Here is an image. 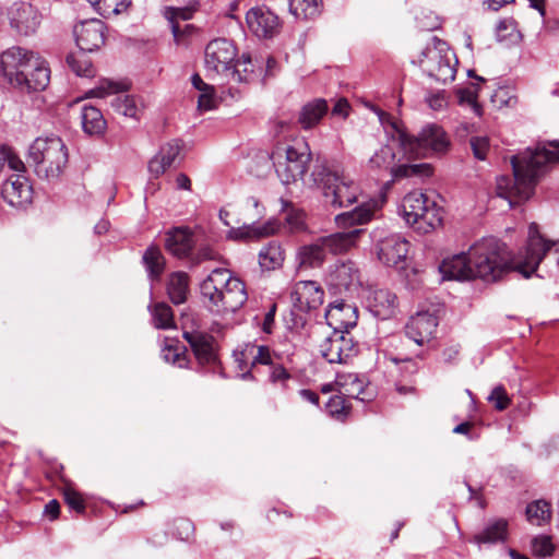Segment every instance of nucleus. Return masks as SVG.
Instances as JSON below:
<instances>
[{"instance_id":"f257e3e1","label":"nucleus","mask_w":559,"mask_h":559,"mask_svg":"<svg viewBox=\"0 0 559 559\" xmlns=\"http://www.w3.org/2000/svg\"><path fill=\"white\" fill-rule=\"evenodd\" d=\"M520 255L511 259L504 242L495 237H484L472 245L468 251L445 259L440 271L448 278L471 281L481 278L486 282L498 281L506 272L516 269Z\"/></svg>"},{"instance_id":"f03ea898","label":"nucleus","mask_w":559,"mask_h":559,"mask_svg":"<svg viewBox=\"0 0 559 559\" xmlns=\"http://www.w3.org/2000/svg\"><path fill=\"white\" fill-rule=\"evenodd\" d=\"M559 162V141H545L535 147L511 157L513 180L501 178L498 181V194L509 201L511 207L527 201L535 186L546 174L548 165Z\"/></svg>"},{"instance_id":"7ed1b4c3","label":"nucleus","mask_w":559,"mask_h":559,"mask_svg":"<svg viewBox=\"0 0 559 559\" xmlns=\"http://www.w3.org/2000/svg\"><path fill=\"white\" fill-rule=\"evenodd\" d=\"M0 71L8 83L22 94L43 92L50 82L46 61L22 47H11L1 53Z\"/></svg>"},{"instance_id":"20e7f679","label":"nucleus","mask_w":559,"mask_h":559,"mask_svg":"<svg viewBox=\"0 0 559 559\" xmlns=\"http://www.w3.org/2000/svg\"><path fill=\"white\" fill-rule=\"evenodd\" d=\"M203 302L216 313L236 312L248 300L245 283L227 269H215L200 284Z\"/></svg>"},{"instance_id":"39448f33","label":"nucleus","mask_w":559,"mask_h":559,"mask_svg":"<svg viewBox=\"0 0 559 559\" xmlns=\"http://www.w3.org/2000/svg\"><path fill=\"white\" fill-rule=\"evenodd\" d=\"M310 178L325 202L334 207L348 206L358 200V186L338 170L331 168L326 160H317Z\"/></svg>"},{"instance_id":"423d86ee","label":"nucleus","mask_w":559,"mask_h":559,"mask_svg":"<svg viewBox=\"0 0 559 559\" xmlns=\"http://www.w3.org/2000/svg\"><path fill=\"white\" fill-rule=\"evenodd\" d=\"M68 158L66 144L56 135L37 138L28 150V159L36 174L49 180L59 178L67 167Z\"/></svg>"},{"instance_id":"0eeeda50","label":"nucleus","mask_w":559,"mask_h":559,"mask_svg":"<svg viewBox=\"0 0 559 559\" xmlns=\"http://www.w3.org/2000/svg\"><path fill=\"white\" fill-rule=\"evenodd\" d=\"M401 212L405 222L423 234L431 231L442 223V209L421 192L407 193L402 201Z\"/></svg>"},{"instance_id":"6e6552de","label":"nucleus","mask_w":559,"mask_h":559,"mask_svg":"<svg viewBox=\"0 0 559 559\" xmlns=\"http://www.w3.org/2000/svg\"><path fill=\"white\" fill-rule=\"evenodd\" d=\"M277 176L282 183L290 185L306 175L311 160V151L304 140L294 144L277 147L272 153Z\"/></svg>"},{"instance_id":"1a4fd4ad","label":"nucleus","mask_w":559,"mask_h":559,"mask_svg":"<svg viewBox=\"0 0 559 559\" xmlns=\"http://www.w3.org/2000/svg\"><path fill=\"white\" fill-rule=\"evenodd\" d=\"M400 141L402 151L411 157H428L444 153L450 145L447 133L437 124L424 127L417 136L401 133Z\"/></svg>"},{"instance_id":"9d476101","label":"nucleus","mask_w":559,"mask_h":559,"mask_svg":"<svg viewBox=\"0 0 559 559\" xmlns=\"http://www.w3.org/2000/svg\"><path fill=\"white\" fill-rule=\"evenodd\" d=\"M237 57V48L227 38H216L205 47V69L207 72L223 74L233 81L241 83L247 80L238 68H233Z\"/></svg>"},{"instance_id":"9b49d317","label":"nucleus","mask_w":559,"mask_h":559,"mask_svg":"<svg viewBox=\"0 0 559 559\" xmlns=\"http://www.w3.org/2000/svg\"><path fill=\"white\" fill-rule=\"evenodd\" d=\"M433 41L432 47L428 46L423 51L421 67L431 79L447 84L455 78V63L457 61L444 41L437 37H433Z\"/></svg>"},{"instance_id":"f8f14e48","label":"nucleus","mask_w":559,"mask_h":559,"mask_svg":"<svg viewBox=\"0 0 559 559\" xmlns=\"http://www.w3.org/2000/svg\"><path fill=\"white\" fill-rule=\"evenodd\" d=\"M294 324L304 326L307 314L318 310L324 301V290L316 281H299L292 290Z\"/></svg>"},{"instance_id":"ddd939ff","label":"nucleus","mask_w":559,"mask_h":559,"mask_svg":"<svg viewBox=\"0 0 559 559\" xmlns=\"http://www.w3.org/2000/svg\"><path fill=\"white\" fill-rule=\"evenodd\" d=\"M394 160V150L384 145L370 157L369 165L373 169H390L395 180L413 177L423 179L432 175V167L428 163L395 165Z\"/></svg>"},{"instance_id":"4468645a","label":"nucleus","mask_w":559,"mask_h":559,"mask_svg":"<svg viewBox=\"0 0 559 559\" xmlns=\"http://www.w3.org/2000/svg\"><path fill=\"white\" fill-rule=\"evenodd\" d=\"M129 85L126 83L103 80L98 86L87 92V96L104 98L114 95L110 100L112 109L119 115L136 118L138 105L135 98L131 95L120 94V92L127 91Z\"/></svg>"},{"instance_id":"2eb2a0df","label":"nucleus","mask_w":559,"mask_h":559,"mask_svg":"<svg viewBox=\"0 0 559 559\" xmlns=\"http://www.w3.org/2000/svg\"><path fill=\"white\" fill-rule=\"evenodd\" d=\"M10 25L21 35L34 34L40 25L41 14L28 2H14L8 12Z\"/></svg>"},{"instance_id":"dca6fc26","label":"nucleus","mask_w":559,"mask_h":559,"mask_svg":"<svg viewBox=\"0 0 559 559\" xmlns=\"http://www.w3.org/2000/svg\"><path fill=\"white\" fill-rule=\"evenodd\" d=\"M237 369L242 379H253L252 369L257 365L271 364V350L265 345L246 344L240 350L234 352Z\"/></svg>"},{"instance_id":"f3484780","label":"nucleus","mask_w":559,"mask_h":559,"mask_svg":"<svg viewBox=\"0 0 559 559\" xmlns=\"http://www.w3.org/2000/svg\"><path fill=\"white\" fill-rule=\"evenodd\" d=\"M246 22L248 28L260 38L274 37L281 27L278 16L264 5L251 8L246 14Z\"/></svg>"},{"instance_id":"a211bd4d","label":"nucleus","mask_w":559,"mask_h":559,"mask_svg":"<svg viewBox=\"0 0 559 559\" xmlns=\"http://www.w3.org/2000/svg\"><path fill=\"white\" fill-rule=\"evenodd\" d=\"M106 26L98 19L81 22L74 27V36L81 51L93 52L105 44Z\"/></svg>"},{"instance_id":"6ab92c4d","label":"nucleus","mask_w":559,"mask_h":559,"mask_svg":"<svg viewBox=\"0 0 559 559\" xmlns=\"http://www.w3.org/2000/svg\"><path fill=\"white\" fill-rule=\"evenodd\" d=\"M182 336L190 345L197 360L200 365L214 364L217 359L215 353V338L205 332L189 331L187 329V321L183 318L182 322Z\"/></svg>"},{"instance_id":"aec40b11","label":"nucleus","mask_w":559,"mask_h":559,"mask_svg":"<svg viewBox=\"0 0 559 559\" xmlns=\"http://www.w3.org/2000/svg\"><path fill=\"white\" fill-rule=\"evenodd\" d=\"M1 195L9 205L24 207L32 202L33 188L24 175L16 174L3 182Z\"/></svg>"},{"instance_id":"412c9836","label":"nucleus","mask_w":559,"mask_h":559,"mask_svg":"<svg viewBox=\"0 0 559 559\" xmlns=\"http://www.w3.org/2000/svg\"><path fill=\"white\" fill-rule=\"evenodd\" d=\"M409 250V242L399 234H391L378 242V257L388 266L404 262Z\"/></svg>"},{"instance_id":"4be33fe9","label":"nucleus","mask_w":559,"mask_h":559,"mask_svg":"<svg viewBox=\"0 0 559 559\" xmlns=\"http://www.w3.org/2000/svg\"><path fill=\"white\" fill-rule=\"evenodd\" d=\"M325 319L328 324L336 331H346L353 329L357 324L358 309L345 302L343 299L335 300L330 304L325 311Z\"/></svg>"},{"instance_id":"5701e85b","label":"nucleus","mask_w":559,"mask_h":559,"mask_svg":"<svg viewBox=\"0 0 559 559\" xmlns=\"http://www.w3.org/2000/svg\"><path fill=\"white\" fill-rule=\"evenodd\" d=\"M438 326V318L428 311H418L405 325L406 336L417 345L430 341Z\"/></svg>"},{"instance_id":"b1692460","label":"nucleus","mask_w":559,"mask_h":559,"mask_svg":"<svg viewBox=\"0 0 559 559\" xmlns=\"http://www.w3.org/2000/svg\"><path fill=\"white\" fill-rule=\"evenodd\" d=\"M329 284L338 293L357 289L360 286V273L356 263L350 260L338 262L329 275Z\"/></svg>"},{"instance_id":"393cba45","label":"nucleus","mask_w":559,"mask_h":559,"mask_svg":"<svg viewBox=\"0 0 559 559\" xmlns=\"http://www.w3.org/2000/svg\"><path fill=\"white\" fill-rule=\"evenodd\" d=\"M194 245L193 233L189 227H175L166 233L165 248L178 259L188 258Z\"/></svg>"},{"instance_id":"a878e982","label":"nucleus","mask_w":559,"mask_h":559,"mask_svg":"<svg viewBox=\"0 0 559 559\" xmlns=\"http://www.w3.org/2000/svg\"><path fill=\"white\" fill-rule=\"evenodd\" d=\"M397 307V297L388 289H378L369 298V308L374 317L385 320L394 316Z\"/></svg>"},{"instance_id":"bb28decb","label":"nucleus","mask_w":559,"mask_h":559,"mask_svg":"<svg viewBox=\"0 0 559 559\" xmlns=\"http://www.w3.org/2000/svg\"><path fill=\"white\" fill-rule=\"evenodd\" d=\"M328 111V102L323 98H316L301 107L297 121L304 130H310L320 123Z\"/></svg>"},{"instance_id":"cd10ccee","label":"nucleus","mask_w":559,"mask_h":559,"mask_svg":"<svg viewBox=\"0 0 559 559\" xmlns=\"http://www.w3.org/2000/svg\"><path fill=\"white\" fill-rule=\"evenodd\" d=\"M378 205L379 202L377 200L362 202L354 210L338 214L335 217L336 223L343 227L366 224L372 219Z\"/></svg>"},{"instance_id":"c85d7f7f","label":"nucleus","mask_w":559,"mask_h":559,"mask_svg":"<svg viewBox=\"0 0 559 559\" xmlns=\"http://www.w3.org/2000/svg\"><path fill=\"white\" fill-rule=\"evenodd\" d=\"M190 277L186 272L177 271L169 274L166 283V292L170 301L178 306L188 299Z\"/></svg>"},{"instance_id":"c756f323","label":"nucleus","mask_w":559,"mask_h":559,"mask_svg":"<svg viewBox=\"0 0 559 559\" xmlns=\"http://www.w3.org/2000/svg\"><path fill=\"white\" fill-rule=\"evenodd\" d=\"M361 231V229L355 228L348 231H341L321 237V240L326 252L338 254L355 246Z\"/></svg>"},{"instance_id":"7c9ffc66","label":"nucleus","mask_w":559,"mask_h":559,"mask_svg":"<svg viewBox=\"0 0 559 559\" xmlns=\"http://www.w3.org/2000/svg\"><path fill=\"white\" fill-rule=\"evenodd\" d=\"M142 263L151 282H159L166 269V259L157 246H150L142 255Z\"/></svg>"},{"instance_id":"2f4dec72","label":"nucleus","mask_w":559,"mask_h":559,"mask_svg":"<svg viewBox=\"0 0 559 559\" xmlns=\"http://www.w3.org/2000/svg\"><path fill=\"white\" fill-rule=\"evenodd\" d=\"M81 123L84 132L90 135L103 134L107 126L102 111L87 105H84L81 109Z\"/></svg>"},{"instance_id":"473e14b6","label":"nucleus","mask_w":559,"mask_h":559,"mask_svg":"<svg viewBox=\"0 0 559 559\" xmlns=\"http://www.w3.org/2000/svg\"><path fill=\"white\" fill-rule=\"evenodd\" d=\"M508 535V522L503 519H498L489 522L487 526L474 536V542L477 544H496L504 542Z\"/></svg>"},{"instance_id":"72a5a7b5","label":"nucleus","mask_w":559,"mask_h":559,"mask_svg":"<svg viewBox=\"0 0 559 559\" xmlns=\"http://www.w3.org/2000/svg\"><path fill=\"white\" fill-rule=\"evenodd\" d=\"M326 253L325 247H323L322 240L319 238L314 243L300 248L298 253L300 265L318 267L324 262Z\"/></svg>"},{"instance_id":"f704fd0d","label":"nucleus","mask_w":559,"mask_h":559,"mask_svg":"<svg viewBox=\"0 0 559 559\" xmlns=\"http://www.w3.org/2000/svg\"><path fill=\"white\" fill-rule=\"evenodd\" d=\"M284 252L276 241H270L259 252V264L263 270H275L282 265Z\"/></svg>"},{"instance_id":"c9c22d12","label":"nucleus","mask_w":559,"mask_h":559,"mask_svg":"<svg viewBox=\"0 0 559 559\" xmlns=\"http://www.w3.org/2000/svg\"><path fill=\"white\" fill-rule=\"evenodd\" d=\"M152 316L153 325L158 330H168L175 328V318L171 307L158 301L148 306Z\"/></svg>"},{"instance_id":"e433bc0d","label":"nucleus","mask_w":559,"mask_h":559,"mask_svg":"<svg viewBox=\"0 0 559 559\" xmlns=\"http://www.w3.org/2000/svg\"><path fill=\"white\" fill-rule=\"evenodd\" d=\"M290 12L305 20L314 19L321 12V0H290Z\"/></svg>"},{"instance_id":"4c0bfd02","label":"nucleus","mask_w":559,"mask_h":559,"mask_svg":"<svg viewBox=\"0 0 559 559\" xmlns=\"http://www.w3.org/2000/svg\"><path fill=\"white\" fill-rule=\"evenodd\" d=\"M275 231V226L273 223L269 222L261 226L252 225H245L240 228L231 229L229 231L230 237L234 239H245V238H252V237H264L273 234Z\"/></svg>"},{"instance_id":"58836bf2","label":"nucleus","mask_w":559,"mask_h":559,"mask_svg":"<svg viewBox=\"0 0 559 559\" xmlns=\"http://www.w3.org/2000/svg\"><path fill=\"white\" fill-rule=\"evenodd\" d=\"M84 51L79 53H69L66 58L69 68L79 76L91 78L94 75V69L92 61L86 57Z\"/></svg>"},{"instance_id":"ea45409f","label":"nucleus","mask_w":559,"mask_h":559,"mask_svg":"<svg viewBox=\"0 0 559 559\" xmlns=\"http://www.w3.org/2000/svg\"><path fill=\"white\" fill-rule=\"evenodd\" d=\"M95 11L103 17L119 14L131 3L127 0H87Z\"/></svg>"},{"instance_id":"a19ab883","label":"nucleus","mask_w":559,"mask_h":559,"mask_svg":"<svg viewBox=\"0 0 559 559\" xmlns=\"http://www.w3.org/2000/svg\"><path fill=\"white\" fill-rule=\"evenodd\" d=\"M525 513L528 522L542 525L550 519V506L544 500H537L527 504Z\"/></svg>"},{"instance_id":"79ce46f5","label":"nucleus","mask_w":559,"mask_h":559,"mask_svg":"<svg viewBox=\"0 0 559 559\" xmlns=\"http://www.w3.org/2000/svg\"><path fill=\"white\" fill-rule=\"evenodd\" d=\"M321 356L330 364H345L341 354L342 347L337 344L334 333L320 344Z\"/></svg>"},{"instance_id":"37998d69","label":"nucleus","mask_w":559,"mask_h":559,"mask_svg":"<svg viewBox=\"0 0 559 559\" xmlns=\"http://www.w3.org/2000/svg\"><path fill=\"white\" fill-rule=\"evenodd\" d=\"M162 357L165 361L180 368L187 367L189 362L187 348L179 344H166L162 349Z\"/></svg>"},{"instance_id":"c03bdc74","label":"nucleus","mask_w":559,"mask_h":559,"mask_svg":"<svg viewBox=\"0 0 559 559\" xmlns=\"http://www.w3.org/2000/svg\"><path fill=\"white\" fill-rule=\"evenodd\" d=\"M456 96L461 105H468L477 116H481V106L477 102L478 91L472 84L467 87H461L456 91Z\"/></svg>"},{"instance_id":"a18cd8bd","label":"nucleus","mask_w":559,"mask_h":559,"mask_svg":"<svg viewBox=\"0 0 559 559\" xmlns=\"http://www.w3.org/2000/svg\"><path fill=\"white\" fill-rule=\"evenodd\" d=\"M328 413L335 418H343L349 414L350 405L342 394H336L330 397L325 404Z\"/></svg>"},{"instance_id":"49530a36","label":"nucleus","mask_w":559,"mask_h":559,"mask_svg":"<svg viewBox=\"0 0 559 559\" xmlns=\"http://www.w3.org/2000/svg\"><path fill=\"white\" fill-rule=\"evenodd\" d=\"M335 338L337 340V344L340 347H342V356L344 359V362L346 364L347 360L355 356L357 353V345L354 343L353 338L349 336V332L346 331H336L333 332Z\"/></svg>"},{"instance_id":"de8ad7c7","label":"nucleus","mask_w":559,"mask_h":559,"mask_svg":"<svg viewBox=\"0 0 559 559\" xmlns=\"http://www.w3.org/2000/svg\"><path fill=\"white\" fill-rule=\"evenodd\" d=\"M555 551V545L550 536L539 535L532 540V552L536 557H549Z\"/></svg>"},{"instance_id":"09e8293b","label":"nucleus","mask_w":559,"mask_h":559,"mask_svg":"<svg viewBox=\"0 0 559 559\" xmlns=\"http://www.w3.org/2000/svg\"><path fill=\"white\" fill-rule=\"evenodd\" d=\"M181 150V144L179 140H173L165 145H163L157 153L162 160L170 167L175 162L176 157L179 155Z\"/></svg>"},{"instance_id":"8fccbe9b","label":"nucleus","mask_w":559,"mask_h":559,"mask_svg":"<svg viewBox=\"0 0 559 559\" xmlns=\"http://www.w3.org/2000/svg\"><path fill=\"white\" fill-rule=\"evenodd\" d=\"M266 366L270 367V374H269L270 382H272L274 384H281L283 388H285L286 382L292 378V376L287 371V369L284 368L280 364H274L272 358H271V364H267Z\"/></svg>"},{"instance_id":"3c124183","label":"nucleus","mask_w":559,"mask_h":559,"mask_svg":"<svg viewBox=\"0 0 559 559\" xmlns=\"http://www.w3.org/2000/svg\"><path fill=\"white\" fill-rule=\"evenodd\" d=\"M488 401L493 403L497 411H504L509 407L511 400L502 385H497L488 396Z\"/></svg>"},{"instance_id":"603ef678","label":"nucleus","mask_w":559,"mask_h":559,"mask_svg":"<svg viewBox=\"0 0 559 559\" xmlns=\"http://www.w3.org/2000/svg\"><path fill=\"white\" fill-rule=\"evenodd\" d=\"M491 103L496 108L501 109L503 107H514L518 103V98L509 95L508 90L499 88L491 96Z\"/></svg>"},{"instance_id":"864d4df0","label":"nucleus","mask_w":559,"mask_h":559,"mask_svg":"<svg viewBox=\"0 0 559 559\" xmlns=\"http://www.w3.org/2000/svg\"><path fill=\"white\" fill-rule=\"evenodd\" d=\"M469 145L475 158L485 160L489 151V139L487 136H472Z\"/></svg>"},{"instance_id":"5fc2aeb1","label":"nucleus","mask_w":559,"mask_h":559,"mask_svg":"<svg viewBox=\"0 0 559 559\" xmlns=\"http://www.w3.org/2000/svg\"><path fill=\"white\" fill-rule=\"evenodd\" d=\"M63 498L66 503L70 509L76 511L78 513L85 512V503L82 496L73 489H66L63 491Z\"/></svg>"},{"instance_id":"6e6d98bb","label":"nucleus","mask_w":559,"mask_h":559,"mask_svg":"<svg viewBox=\"0 0 559 559\" xmlns=\"http://www.w3.org/2000/svg\"><path fill=\"white\" fill-rule=\"evenodd\" d=\"M216 98L215 90L211 87V91L201 92L198 98V109L201 111H207L215 108Z\"/></svg>"},{"instance_id":"4d7b16f0","label":"nucleus","mask_w":559,"mask_h":559,"mask_svg":"<svg viewBox=\"0 0 559 559\" xmlns=\"http://www.w3.org/2000/svg\"><path fill=\"white\" fill-rule=\"evenodd\" d=\"M233 68H238L242 76H247L243 82H249L253 73V66L251 58L247 55H242L240 59H236Z\"/></svg>"},{"instance_id":"13d9d810","label":"nucleus","mask_w":559,"mask_h":559,"mask_svg":"<svg viewBox=\"0 0 559 559\" xmlns=\"http://www.w3.org/2000/svg\"><path fill=\"white\" fill-rule=\"evenodd\" d=\"M219 254L213 248H211L210 246H203L200 247L199 250L197 251L193 258V262L195 263V265H198L204 261L217 260Z\"/></svg>"},{"instance_id":"bf43d9fd","label":"nucleus","mask_w":559,"mask_h":559,"mask_svg":"<svg viewBox=\"0 0 559 559\" xmlns=\"http://www.w3.org/2000/svg\"><path fill=\"white\" fill-rule=\"evenodd\" d=\"M169 168L167 164L156 154L148 163V170L154 177H159L166 169Z\"/></svg>"},{"instance_id":"052dcab7","label":"nucleus","mask_w":559,"mask_h":559,"mask_svg":"<svg viewBox=\"0 0 559 559\" xmlns=\"http://www.w3.org/2000/svg\"><path fill=\"white\" fill-rule=\"evenodd\" d=\"M8 166L20 174L25 173V165L22 159L8 146V158H5Z\"/></svg>"},{"instance_id":"680f3d73","label":"nucleus","mask_w":559,"mask_h":559,"mask_svg":"<svg viewBox=\"0 0 559 559\" xmlns=\"http://www.w3.org/2000/svg\"><path fill=\"white\" fill-rule=\"evenodd\" d=\"M349 109L350 106L348 100L346 98H340L335 102L334 106L332 107L331 115L345 119L349 114Z\"/></svg>"},{"instance_id":"e2e57ef3","label":"nucleus","mask_w":559,"mask_h":559,"mask_svg":"<svg viewBox=\"0 0 559 559\" xmlns=\"http://www.w3.org/2000/svg\"><path fill=\"white\" fill-rule=\"evenodd\" d=\"M276 310H277L276 304H272L270 306L267 312L264 316L263 323H262V331L266 334L272 333L274 321H275Z\"/></svg>"},{"instance_id":"0e129e2a","label":"nucleus","mask_w":559,"mask_h":559,"mask_svg":"<svg viewBox=\"0 0 559 559\" xmlns=\"http://www.w3.org/2000/svg\"><path fill=\"white\" fill-rule=\"evenodd\" d=\"M44 512L50 520H56L60 513V503L56 499L50 500L45 506Z\"/></svg>"},{"instance_id":"69168bd1","label":"nucleus","mask_w":559,"mask_h":559,"mask_svg":"<svg viewBox=\"0 0 559 559\" xmlns=\"http://www.w3.org/2000/svg\"><path fill=\"white\" fill-rule=\"evenodd\" d=\"M191 83L193 87L200 93L204 91H211V87H213L212 85L206 84L198 73L192 75Z\"/></svg>"},{"instance_id":"338daca9","label":"nucleus","mask_w":559,"mask_h":559,"mask_svg":"<svg viewBox=\"0 0 559 559\" xmlns=\"http://www.w3.org/2000/svg\"><path fill=\"white\" fill-rule=\"evenodd\" d=\"M376 114L378 115L379 117V120L382 124H390L394 130L399 131V128H397V123L393 120V118L391 117L390 114L381 110V109H377L376 110Z\"/></svg>"},{"instance_id":"774afa93","label":"nucleus","mask_w":559,"mask_h":559,"mask_svg":"<svg viewBox=\"0 0 559 559\" xmlns=\"http://www.w3.org/2000/svg\"><path fill=\"white\" fill-rule=\"evenodd\" d=\"M509 28L514 29L515 28V21L512 19H504L498 22L496 26L497 35L501 36V34L504 31H508Z\"/></svg>"}]
</instances>
